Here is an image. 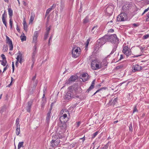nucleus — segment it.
<instances>
[{
  "label": "nucleus",
  "mask_w": 149,
  "mask_h": 149,
  "mask_svg": "<svg viewBox=\"0 0 149 149\" xmlns=\"http://www.w3.org/2000/svg\"><path fill=\"white\" fill-rule=\"evenodd\" d=\"M81 92V89L79 88L77 85L74 84L68 88V91L64 98L66 100H70L75 97H78V96H76V94L80 93Z\"/></svg>",
  "instance_id": "obj_1"
},
{
  "label": "nucleus",
  "mask_w": 149,
  "mask_h": 149,
  "mask_svg": "<svg viewBox=\"0 0 149 149\" xmlns=\"http://www.w3.org/2000/svg\"><path fill=\"white\" fill-rule=\"evenodd\" d=\"M93 56L91 55L88 58V60L91 62V67L93 70H97L107 66V62L106 59H104L101 62L98 59L93 58Z\"/></svg>",
  "instance_id": "obj_2"
},
{
  "label": "nucleus",
  "mask_w": 149,
  "mask_h": 149,
  "mask_svg": "<svg viewBox=\"0 0 149 149\" xmlns=\"http://www.w3.org/2000/svg\"><path fill=\"white\" fill-rule=\"evenodd\" d=\"M103 39L105 41H110L112 43V50L109 55L113 54L116 51L119 42V41L115 34L110 36L105 35Z\"/></svg>",
  "instance_id": "obj_3"
},
{
  "label": "nucleus",
  "mask_w": 149,
  "mask_h": 149,
  "mask_svg": "<svg viewBox=\"0 0 149 149\" xmlns=\"http://www.w3.org/2000/svg\"><path fill=\"white\" fill-rule=\"evenodd\" d=\"M62 115L60 118V121L58 123V126L62 130H65L67 127L66 122L67 120H64L67 118V115H70L69 112L66 109L62 110L60 112Z\"/></svg>",
  "instance_id": "obj_4"
},
{
  "label": "nucleus",
  "mask_w": 149,
  "mask_h": 149,
  "mask_svg": "<svg viewBox=\"0 0 149 149\" xmlns=\"http://www.w3.org/2000/svg\"><path fill=\"white\" fill-rule=\"evenodd\" d=\"M114 8V5L112 3H109L104 10L106 15L108 16H111L113 13Z\"/></svg>",
  "instance_id": "obj_5"
},
{
  "label": "nucleus",
  "mask_w": 149,
  "mask_h": 149,
  "mask_svg": "<svg viewBox=\"0 0 149 149\" xmlns=\"http://www.w3.org/2000/svg\"><path fill=\"white\" fill-rule=\"evenodd\" d=\"M123 50L122 52L123 54H125L126 56L127 57L129 56H131L132 51L130 49L128 45L123 46Z\"/></svg>",
  "instance_id": "obj_6"
},
{
  "label": "nucleus",
  "mask_w": 149,
  "mask_h": 149,
  "mask_svg": "<svg viewBox=\"0 0 149 149\" xmlns=\"http://www.w3.org/2000/svg\"><path fill=\"white\" fill-rule=\"evenodd\" d=\"M127 19V15L125 13H120L117 17V20L118 22H123Z\"/></svg>",
  "instance_id": "obj_7"
},
{
  "label": "nucleus",
  "mask_w": 149,
  "mask_h": 149,
  "mask_svg": "<svg viewBox=\"0 0 149 149\" xmlns=\"http://www.w3.org/2000/svg\"><path fill=\"white\" fill-rule=\"evenodd\" d=\"M78 47H74L72 51V56L74 58H76L79 56L80 52L79 51Z\"/></svg>",
  "instance_id": "obj_8"
},
{
  "label": "nucleus",
  "mask_w": 149,
  "mask_h": 149,
  "mask_svg": "<svg viewBox=\"0 0 149 149\" xmlns=\"http://www.w3.org/2000/svg\"><path fill=\"white\" fill-rule=\"evenodd\" d=\"M77 77L76 75H72L67 80H66L65 84H72L77 79Z\"/></svg>",
  "instance_id": "obj_9"
},
{
  "label": "nucleus",
  "mask_w": 149,
  "mask_h": 149,
  "mask_svg": "<svg viewBox=\"0 0 149 149\" xmlns=\"http://www.w3.org/2000/svg\"><path fill=\"white\" fill-rule=\"evenodd\" d=\"M53 139L51 141L50 143L51 146L53 148L56 147L59 143L60 142V138H57L56 139H54L53 137H52Z\"/></svg>",
  "instance_id": "obj_10"
},
{
  "label": "nucleus",
  "mask_w": 149,
  "mask_h": 149,
  "mask_svg": "<svg viewBox=\"0 0 149 149\" xmlns=\"http://www.w3.org/2000/svg\"><path fill=\"white\" fill-rule=\"evenodd\" d=\"M132 68V71L134 72L137 71H139L141 70L142 69V68L139 65L136 64L133 65Z\"/></svg>",
  "instance_id": "obj_11"
},
{
  "label": "nucleus",
  "mask_w": 149,
  "mask_h": 149,
  "mask_svg": "<svg viewBox=\"0 0 149 149\" xmlns=\"http://www.w3.org/2000/svg\"><path fill=\"white\" fill-rule=\"evenodd\" d=\"M38 31H35L34 35L33 37V42L35 43V45H36V43L37 42V39L38 36Z\"/></svg>",
  "instance_id": "obj_12"
},
{
  "label": "nucleus",
  "mask_w": 149,
  "mask_h": 149,
  "mask_svg": "<svg viewBox=\"0 0 149 149\" xmlns=\"http://www.w3.org/2000/svg\"><path fill=\"white\" fill-rule=\"evenodd\" d=\"M42 99V102H41V106L43 108L44 107L46 102V98L45 97V91L44 89L43 90V94Z\"/></svg>",
  "instance_id": "obj_13"
},
{
  "label": "nucleus",
  "mask_w": 149,
  "mask_h": 149,
  "mask_svg": "<svg viewBox=\"0 0 149 149\" xmlns=\"http://www.w3.org/2000/svg\"><path fill=\"white\" fill-rule=\"evenodd\" d=\"M81 78L83 81L85 82L88 80L89 77L87 74L84 73L81 76Z\"/></svg>",
  "instance_id": "obj_14"
},
{
  "label": "nucleus",
  "mask_w": 149,
  "mask_h": 149,
  "mask_svg": "<svg viewBox=\"0 0 149 149\" xmlns=\"http://www.w3.org/2000/svg\"><path fill=\"white\" fill-rule=\"evenodd\" d=\"M118 99L117 98H115L112 100H111L109 102L108 104L109 106L114 105L117 102Z\"/></svg>",
  "instance_id": "obj_15"
},
{
  "label": "nucleus",
  "mask_w": 149,
  "mask_h": 149,
  "mask_svg": "<svg viewBox=\"0 0 149 149\" xmlns=\"http://www.w3.org/2000/svg\"><path fill=\"white\" fill-rule=\"evenodd\" d=\"M17 57L16 58L17 60V61H19V62L20 63H22V54L20 51H19L17 53Z\"/></svg>",
  "instance_id": "obj_16"
},
{
  "label": "nucleus",
  "mask_w": 149,
  "mask_h": 149,
  "mask_svg": "<svg viewBox=\"0 0 149 149\" xmlns=\"http://www.w3.org/2000/svg\"><path fill=\"white\" fill-rule=\"evenodd\" d=\"M7 14L5 13V11H4V13L2 15V20L3 24L5 25V26L7 27V22H6V20L5 19V17H6Z\"/></svg>",
  "instance_id": "obj_17"
},
{
  "label": "nucleus",
  "mask_w": 149,
  "mask_h": 149,
  "mask_svg": "<svg viewBox=\"0 0 149 149\" xmlns=\"http://www.w3.org/2000/svg\"><path fill=\"white\" fill-rule=\"evenodd\" d=\"M32 104V102L31 101H30L28 102V106L27 108V111L29 112H30L31 111V107Z\"/></svg>",
  "instance_id": "obj_18"
},
{
  "label": "nucleus",
  "mask_w": 149,
  "mask_h": 149,
  "mask_svg": "<svg viewBox=\"0 0 149 149\" xmlns=\"http://www.w3.org/2000/svg\"><path fill=\"white\" fill-rule=\"evenodd\" d=\"M8 13L9 15V18H12V16L13 15V11L11 8H8Z\"/></svg>",
  "instance_id": "obj_19"
},
{
  "label": "nucleus",
  "mask_w": 149,
  "mask_h": 149,
  "mask_svg": "<svg viewBox=\"0 0 149 149\" xmlns=\"http://www.w3.org/2000/svg\"><path fill=\"white\" fill-rule=\"evenodd\" d=\"M38 83V81L37 80H36L35 81L31 82V85L32 86V84L33 88H35L36 87Z\"/></svg>",
  "instance_id": "obj_20"
},
{
  "label": "nucleus",
  "mask_w": 149,
  "mask_h": 149,
  "mask_svg": "<svg viewBox=\"0 0 149 149\" xmlns=\"http://www.w3.org/2000/svg\"><path fill=\"white\" fill-rule=\"evenodd\" d=\"M37 47L36 46V45H34L33 47V52L32 53V55L35 56L37 54Z\"/></svg>",
  "instance_id": "obj_21"
},
{
  "label": "nucleus",
  "mask_w": 149,
  "mask_h": 149,
  "mask_svg": "<svg viewBox=\"0 0 149 149\" xmlns=\"http://www.w3.org/2000/svg\"><path fill=\"white\" fill-rule=\"evenodd\" d=\"M51 112V111H49L48 113H47L46 118V120L47 122H49V121L50 118V115Z\"/></svg>",
  "instance_id": "obj_22"
},
{
  "label": "nucleus",
  "mask_w": 149,
  "mask_h": 149,
  "mask_svg": "<svg viewBox=\"0 0 149 149\" xmlns=\"http://www.w3.org/2000/svg\"><path fill=\"white\" fill-rule=\"evenodd\" d=\"M6 43L8 44L9 45L13 44L12 40L9 38L8 36H6Z\"/></svg>",
  "instance_id": "obj_23"
},
{
  "label": "nucleus",
  "mask_w": 149,
  "mask_h": 149,
  "mask_svg": "<svg viewBox=\"0 0 149 149\" xmlns=\"http://www.w3.org/2000/svg\"><path fill=\"white\" fill-rule=\"evenodd\" d=\"M89 22V17L88 16H87L83 20V23L84 24H86Z\"/></svg>",
  "instance_id": "obj_24"
},
{
  "label": "nucleus",
  "mask_w": 149,
  "mask_h": 149,
  "mask_svg": "<svg viewBox=\"0 0 149 149\" xmlns=\"http://www.w3.org/2000/svg\"><path fill=\"white\" fill-rule=\"evenodd\" d=\"M64 7V4L63 3L62 0L61 1V6L60 8V11L61 12H62L63 10Z\"/></svg>",
  "instance_id": "obj_25"
},
{
  "label": "nucleus",
  "mask_w": 149,
  "mask_h": 149,
  "mask_svg": "<svg viewBox=\"0 0 149 149\" xmlns=\"http://www.w3.org/2000/svg\"><path fill=\"white\" fill-rule=\"evenodd\" d=\"M24 142L23 141L19 142L18 144L17 149H20L21 147H23Z\"/></svg>",
  "instance_id": "obj_26"
},
{
  "label": "nucleus",
  "mask_w": 149,
  "mask_h": 149,
  "mask_svg": "<svg viewBox=\"0 0 149 149\" xmlns=\"http://www.w3.org/2000/svg\"><path fill=\"white\" fill-rule=\"evenodd\" d=\"M23 27H24V29L25 31H27V25L26 24V22L25 21H24L23 22Z\"/></svg>",
  "instance_id": "obj_27"
},
{
  "label": "nucleus",
  "mask_w": 149,
  "mask_h": 149,
  "mask_svg": "<svg viewBox=\"0 0 149 149\" xmlns=\"http://www.w3.org/2000/svg\"><path fill=\"white\" fill-rule=\"evenodd\" d=\"M16 134L17 135H18L20 133V127H16Z\"/></svg>",
  "instance_id": "obj_28"
},
{
  "label": "nucleus",
  "mask_w": 149,
  "mask_h": 149,
  "mask_svg": "<svg viewBox=\"0 0 149 149\" xmlns=\"http://www.w3.org/2000/svg\"><path fill=\"white\" fill-rule=\"evenodd\" d=\"M8 49V46L6 45H4L3 47V50L4 52H6Z\"/></svg>",
  "instance_id": "obj_29"
},
{
  "label": "nucleus",
  "mask_w": 149,
  "mask_h": 149,
  "mask_svg": "<svg viewBox=\"0 0 149 149\" xmlns=\"http://www.w3.org/2000/svg\"><path fill=\"white\" fill-rule=\"evenodd\" d=\"M0 62H1V64L3 66H5L7 63L6 60H1Z\"/></svg>",
  "instance_id": "obj_30"
},
{
  "label": "nucleus",
  "mask_w": 149,
  "mask_h": 149,
  "mask_svg": "<svg viewBox=\"0 0 149 149\" xmlns=\"http://www.w3.org/2000/svg\"><path fill=\"white\" fill-rule=\"evenodd\" d=\"M52 10V8H48L46 10V16H47V15Z\"/></svg>",
  "instance_id": "obj_31"
},
{
  "label": "nucleus",
  "mask_w": 149,
  "mask_h": 149,
  "mask_svg": "<svg viewBox=\"0 0 149 149\" xmlns=\"http://www.w3.org/2000/svg\"><path fill=\"white\" fill-rule=\"evenodd\" d=\"M20 37L21 40L22 41L26 40V37L25 36H22V35H21Z\"/></svg>",
  "instance_id": "obj_32"
},
{
  "label": "nucleus",
  "mask_w": 149,
  "mask_h": 149,
  "mask_svg": "<svg viewBox=\"0 0 149 149\" xmlns=\"http://www.w3.org/2000/svg\"><path fill=\"white\" fill-rule=\"evenodd\" d=\"M94 87L93 86H91L87 90L86 92L88 93L90 91L93 89L94 88Z\"/></svg>",
  "instance_id": "obj_33"
},
{
  "label": "nucleus",
  "mask_w": 149,
  "mask_h": 149,
  "mask_svg": "<svg viewBox=\"0 0 149 149\" xmlns=\"http://www.w3.org/2000/svg\"><path fill=\"white\" fill-rule=\"evenodd\" d=\"M129 130L131 132H132L133 131L132 125V123L130 124L129 125Z\"/></svg>",
  "instance_id": "obj_34"
},
{
  "label": "nucleus",
  "mask_w": 149,
  "mask_h": 149,
  "mask_svg": "<svg viewBox=\"0 0 149 149\" xmlns=\"http://www.w3.org/2000/svg\"><path fill=\"white\" fill-rule=\"evenodd\" d=\"M34 15H32V13H31V16L30 19V22H32L33 20H34Z\"/></svg>",
  "instance_id": "obj_35"
},
{
  "label": "nucleus",
  "mask_w": 149,
  "mask_h": 149,
  "mask_svg": "<svg viewBox=\"0 0 149 149\" xmlns=\"http://www.w3.org/2000/svg\"><path fill=\"white\" fill-rule=\"evenodd\" d=\"M123 67V66L122 65H119L116 67V68L117 70L122 68Z\"/></svg>",
  "instance_id": "obj_36"
},
{
  "label": "nucleus",
  "mask_w": 149,
  "mask_h": 149,
  "mask_svg": "<svg viewBox=\"0 0 149 149\" xmlns=\"http://www.w3.org/2000/svg\"><path fill=\"white\" fill-rule=\"evenodd\" d=\"M98 132L96 131L92 135V138H94L98 134Z\"/></svg>",
  "instance_id": "obj_37"
},
{
  "label": "nucleus",
  "mask_w": 149,
  "mask_h": 149,
  "mask_svg": "<svg viewBox=\"0 0 149 149\" xmlns=\"http://www.w3.org/2000/svg\"><path fill=\"white\" fill-rule=\"evenodd\" d=\"M90 41V40L89 39H88L86 42V46H85V47H86V48L85 49H86L88 47V44H89V42Z\"/></svg>",
  "instance_id": "obj_38"
},
{
  "label": "nucleus",
  "mask_w": 149,
  "mask_h": 149,
  "mask_svg": "<svg viewBox=\"0 0 149 149\" xmlns=\"http://www.w3.org/2000/svg\"><path fill=\"white\" fill-rule=\"evenodd\" d=\"M138 110L136 108V105L134 107L133 111V113H134L135 112H138Z\"/></svg>",
  "instance_id": "obj_39"
},
{
  "label": "nucleus",
  "mask_w": 149,
  "mask_h": 149,
  "mask_svg": "<svg viewBox=\"0 0 149 149\" xmlns=\"http://www.w3.org/2000/svg\"><path fill=\"white\" fill-rule=\"evenodd\" d=\"M97 25L95 26H93L92 29L91 31L92 32L93 34H94V31H93V30L95 29H97Z\"/></svg>",
  "instance_id": "obj_40"
},
{
  "label": "nucleus",
  "mask_w": 149,
  "mask_h": 149,
  "mask_svg": "<svg viewBox=\"0 0 149 149\" xmlns=\"http://www.w3.org/2000/svg\"><path fill=\"white\" fill-rule=\"evenodd\" d=\"M36 57L35 56H33L32 55L31 56V60L32 62H35V58Z\"/></svg>",
  "instance_id": "obj_41"
},
{
  "label": "nucleus",
  "mask_w": 149,
  "mask_h": 149,
  "mask_svg": "<svg viewBox=\"0 0 149 149\" xmlns=\"http://www.w3.org/2000/svg\"><path fill=\"white\" fill-rule=\"evenodd\" d=\"M36 74H35V75L32 78L31 82L35 81V80L36 79Z\"/></svg>",
  "instance_id": "obj_42"
},
{
  "label": "nucleus",
  "mask_w": 149,
  "mask_h": 149,
  "mask_svg": "<svg viewBox=\"0 0 149 149\" xmlns=\"http://www.w3.org/2000/svg\"><path fill=\"white\" fill-rule=\"evenodd\" d=\"M53 36H51L50 37L49 40H48V45H49L51 44L50 43V41H52V38Z\"/></svg>",
  "instance_id": "obj_43"
},
{
  "label": "nucleus",
  "mask_w": 149,
  "mask_h": 149,
  "mask_svg": "<svg viewBox=\"0 0 149 149\" xmlns=\"http://www.w3.org/2000/svg\"><path fill=\"white\" fill-rule=\"evenodd\" d=\"M10 18V19L9 20V24H10V26L13 25V20L12 19V18Z\"/></svg>",
  "instance_id": "obj_44"
},
{
  "label": "nucleus",
  "mask_w": 149,
  "mask_h": 149,
  "mask_svg": "<svg viewBox=\"0 0 149 149\" xmlns=\"http://www.w3.org/2000/svg\"><path fill=\"white\" fill-rule=\"evenodd\" d=\"M9 47H10V50L12 51L13 49V44H11V45H9Z\"/></svg>",
  "instance_id": "obj_45"
},
{
  "label": "nucleus",
  "mask_w": 149,
  "mask_h": 149,
  "mask_svg": "<svg viewBox=\"0 0 149 149\" xmlns=\"http://www.w3.org/2000/svg\"><path fill=\"white\" fill-rule=\"evenodd\" d=\"M9 47H10V50L12 51L13 49V44H11V45H9Z\"/></svg>",
  "instance_id": "obj_46"
},
{
  "label": "nucleus",
  "mask_w": 149,
  "mask_h": 149,
  "mask_svg": "<svg viewBox=\"0 0 149 149\" xmlns=\"http://www.w3.org/2000/svg\"><path fill=\"white\" fill-rule=\"evenodd\" d=\"M76 143H76L75 142L74 143H73L71 144L70 145V147H71V148H73L75 146V145Z\"/></svg>",
  "instance_id": "obj_47"
},
{
  "label": "nucleus",
  "mask_w": 149,
  "mask_h": 149,
  "mask_svg": "<svg viewBox=\"0 0 149 149\" xmlns=\"http://www.w3.org/2000/svg\"><path fill=\"white\" fill-rule=\"evenodd\" d=\"M16 127H20L19 123H15Z\"/></svg>",
  "instance_id": "obj_48"
},
{
  "label": "nucleus",
  "mask_w": 149,
  "mask_h": 149,
  "mask_svg": "<svg viewBox=\"0 0 149 149\" xmlns=\"http://www.w3.org/2000/svg\"><path fill=\"white\" fill-rule=\"evenodd\" d=\"M56 6V5L55 4H53L52 6L51 7L49 8H52V10L55 8Z\"/></svg>",
  "instance_id": "obj_49"
},
{
  "label": "nucleus",
  "mask_w": 149,
  "mask_h": 149,
  "mask_svg": "<svg viewBox=\"0 0 149 149\" xmlns=\"http://www.w3.org/2000/svg\"><path fill=\"white\" fill-rule=\"evenodd\" d=\"M149 37V35L147 34V35H144L143 36V38L144 39H145Z\"/></svg>",
  "instance_id": "obj_50"
},
{
  "label": "nucleus",
  "mask_w": 149,
  "mask_h": 149,
  "mask_svg": "<svg viewBox=\"0 0 149 149\" xmlns=\"http://www.w3.org/2000/svg\"><path fill=\"white\" fill-rule=\"evenodd\" d=\"M1 57L3 60H6L5 56L3 54H2L1 55Z\"/></svg>",
  "instance_id": "obj_51"
},
{
  "label": "nucleus",
  "mask_w": 149,
  "mask_h": 149,
  "mask_svg": "<svg viewBox=\"0 0 149 149\" xmlns=\"http://www.w3.org/2000/svg\"><path fill=\"white\" fill-rule=\"evenodd\" d=\"M12 67L13 69V72L14 70V62H12Z\"/></svg>",
  "instance_id": "obj_52"
},
{
  "label": "nucleus",
  "mask_w": 149,
  "mask_h": 149,
  "mask_svg": "<svg viewBox=\"0 0 149 149\" xmlns=\"http://www.w3.org/2000/svg\"><path fill=\"white\" fill-rule=\"evenodd\" d=\"M139 48L141 50V52H142V53L143 52V50H144L145 47H143L141 46L139 47Z\"/></svg>",
  "instance_id": "obj_53"
},
{
  "label": "nucleus",
  "mask_w": 149,
  "mask_h": 149,
  "mask_svg": "<svg viewBox=\"0 0 149 149\" xmlns=\"http://www.w3.org/2000/svg\"><path fill=\"white\" fill-rule=\"evenodd\" d=\"M95 80L94 79L92 82L91 84V86H93L94 87L95 85Z\"/></svg>",
  "instance_id": "obj_54"
},
{
  "label": "nucleus",
  "mask_w": 149,
  "mask_h": 149,
  "mask_svg": "<svg viewBox=\"0 0 149 149\" xmlns=\"http://www.w3.org/2000/svg\"><path fill=\"white\" fill-rule=\"evenodd\" d=\"M51 27L50 26H49L46 29V31L49 32V31L50 30Z\"/></svg>",
  "instance_id": "obj_55"
},
{
  "label": "nucleus",
  "mask_w": 149,
  "mask_h": 149,
  "mask_svg": "<svg viewBox=\"0 0 149 149\" xmlns=\"http://www.w3.org/2000/svg\"><path fill=\"white\" fill-rule=\"evenodd\" d=\"M16 27V30L19 32L20 30L17 24Z\"/></svg>",
  "instance_id": "obj_56"
},
{
  "label": "nucleus",
  "mask_w": 149,
  "mask_h": 149,
  "mask_svg": "<svg viewBox=\"0 0 149 149\" xmlns=\"http://www.w3.org/2000/svg\"><path fill=\"white\" fill-rule=\"evenodd\" d=\"M48 36V35L45 34L44 37V39L45 40H46L47 39Z\"/></svg>",
  "instance_id": "obj_57"
},
{
  "label": "nucleus",
  "mask_w": 149,
  "mask_h": 149,
  "mask_svg": "<svg viewBox=\"0 0 149 149\" xmlns=\"http://www.w3.org/2000/svg\"><path fill=\"white\" fill-rule=\"evenodd\" d=\"M108 148V146L107 145H106L104 146L102 148H103V149H107Z\"/></svg>",
  "instance_id": "obj_58"
},
{
  "label": "nucleus",
  "mask_w": 149,
  "mask_h": 149,
  "mask_svg": "<svg viewBox=\"0 0 149 149\" xmlns=\"http://www.w3.org/2000/svg\"><path fill=\"white\" fill-rule=\"evenodd\" d=\"M80 124H81V123L80 122H77V124H76L77 127H78L80 125Z\"/></svg>",
  "instance_id": "obj_59"
},
{
  "label": "nucleus",
  "mask_w": 149,
  "mask_h": 149,
  "mask_svg": "<svg viewBox=\"0 0 149 149\" xmlns=\"http://www.w3.org/2000/svg\"><path fill=\"white\" fill-rule=\"evenodd\" d=\"M132 25L134 26L137 27L139 25V24H138L136 23H134L132 24Z\"/></svg>",
  "instance_id": "obj_60"
},
{
  "label": "nucleus",
  "mask_w": 149,
  "mask_h": 149,
  "mask_svg": "<svg viewBox=\"0 0 149 149\" xmlns=\"http://www.w3.org/2000/svg\"><path fill=\"white\" fill-rule=\"evenodd\" d=\"M123 58V55H122V54L120 55V58L119 59L118 61H119L121 59Z\"/></svg>",
  "instance_id": "obj_61"
},
{
  "label": "nucleus",
  "mask_w": 149,
  "mask_h": 149,
  "mask_svg": "<svg viewBox=\"0 0 149 149\" xmlns=\"http://www.w3.org/2000/svg\"><path fill=\"white\" fill-rule=\"evenodd\" d=\"M114 31V30L113 29H110L109 31H108V32H110V33H112V32H113Z\"/></svg>",
  "instance_id": "obj_62"
},
{
  "label": "nucleus",
  "mask_w": 149,
  "mask_h": 149,
  "mask_svg": "<svg viewBox=\"0 0 149 149\" xmlns=\"http://www.w3.org/2000/svg\"><path fill=\"white\" fill-rule=\"evenodd\" d=\"M149 10V6L147 8L145 9L144 11V13H145L146 12L148 11Z\"/></svg>",
  "instance_id": "obj_63"
},
{
  "label": "nucleus",
  "mask_w": 149,
  "mask_h": 149,
  "mask_svg": "<svg viewBox=\"0 0 149 149\" xmlns=\"http://www.w3.org/2000/svg\"><path fill=\"white\" fill-rule=\"evenodd\" d=\"M19 61H17H17L16 62V63H15V65L16 66V67H18V64H19V63H18V62L19 61Z\"/></svg>",
  "instance_id": "obj_64"
}]
</instances>
